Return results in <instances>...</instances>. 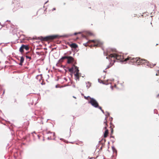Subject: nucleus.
I'll list each match as a JSON object with an SVG mask.
<instances>
[{
    "mask_svg": "<svg viewBox=\"0 0 159 159\" xmlns=\"http://www.w3.org/2000/svg\"><path fill=\"white\" fill-rule=\"evenodd\" d=\"M107 59H110V64L107 66V67L106 69L108 68L111 67L114 62L116 60H119L120 61H125L123 56L121 55L116 54H111L109 55L108 57H106Z\"/></svg>",
    "mask_w": 159,
    "mask_h": 159,
    "instance_id": "f257e3e1",
    "label": "nucleus"
},
{
    "mask_svg": "<svg viewBox=\"0 0 159 159\" xmlns=\"http://www.w3.org/2000/svg\"><path fill=\"white\" fill-rule=\"evenodd\" d=\"M125 61H128L129 64H133L135 65H142L147 62V60L141 59L140 58H134L129 56L125 59Z\"/></svg>",
    "mask_w": 159,
    "mask_h": 159,
    "instance_id": "f03ea898",
    "label": "nucleus"
},
{
    "mask_svg": "<svg viewBox=\"0 0 159 159\" xmlns=\"http://www.w3.org/2000/svg\"><path fill=\"white\" fill-rule=\"evenodd\" d=\"M144 24L146 28L148 29L152 26L151 22V17L150 16L149 17L148 20H145Z\"/></svg>",
    "mask_w": 159,
    "mask_h": 159,
    "instance_id": "7ed1b4c3",
    "label": "nucleus"
},
{
    "mask_svg": "<svg viewBox=\"0 0 159 159\" xmlns=\"http://www.w3.org/2000/svg\"><path fill=\"white\" fill-rule=\"evenodd\" d=\"M89 103H90L92 106L95 107H98V102L94 98H90V100Z\"/></svg>",
    "mask_w": 159,
    "mask_h": 159,
    "instance_id": "20e7f679",
    "label": "nucleus"
},
{
    "mask_svg": "<svg viewBox=\"0 0 159 159\" xmlns=\"http://www.w3.org/2000/svg\"><path fill=\"white\" fill-rule=\"evenodd\" d=\"M29 48L27 45H22L19 48V51L22 53L24 52V50L25 49L26 51L29 50Z\"/></svg>",
    "mask_w": 159,
    "mask_h": 159,
    "instance_id": "39448f33",
    "label": "nucleus"
},
{
    "mask_svg": "<svg viewBox=\"0 0 159 159\" xmlns=\"http://www.w3.org/2000/svg\"><path fill=\"white\" fill-rule=\"evenodd\" d=\"M38 39L41 40V41H47L50 39V35L43 37L42 36H40L38 37Z\"/></svg>",
    "mask_w": 159,
    "mask_h": 159,
    "instance_id": "423d86ee",
    "label": "nucleus"
},
{
    "mask_svg": "<svg viewBox=\"0 0 159 159\" xmlns=\"http://www.w3.org/2000/svg\"><path fill=\"white\" fill-rule=\"evenodd\" d=\"M67 59H68L67 62L68 64H70L74 61V59L71 56H67Z\"/></svg>",
    "mask_w": 159,
    "mask_h": 159,
    "instance_id": "0eeeda50",
    "label": "nucleus"
},
{
    "mask_svg": "<svg viewBox=\"0 0 159 159\" xmlns=\"http://www.w3.org/2000/svg\"><path fill=\"white\" fill-rule=\"evenodd\" d=\"M111 51L112 52H114V50L113 49H108L107 50V52H104V54L105 55L107 56L108 55L109 53L110 52V51Z\"/></svg>",
    "mask_w": 159,
    "mask_h": 159,
    "instance_id": "6e6552de",
    "label": "nucleus"
},
{
    "mask_svg": "<svg viewBox=\"0 0 159 159\" xmlns=\"http://www.w3.org/2000/svg\"><path fill=\"white\" fill-rule=\"evenodd\" d=\"M59 38V36L57 35H50V40L55 39Z\"/></svg>",
    "mask_w": 159,
    "mask_h": 159,
    "instance_id": "1a4fd4ad",
    "label": "nucleus"
},
{
    "mask_svg": "<svg viewBox=\"0 0 159 159\" xmlns=\"http://www.w3.org/2000/svg\"><path fill=\"white\" fill-rule=\"evenodd\" d=\"M24 60V58L23 57H20V63H19V65L20 66H22L23 65V62Z\"/></svg>",
    "mask_w": 159,
    "mask_h": 159,
    "instance_id": "9d476101",
    "label": "nucleus"
},
{
    "mask_svg": "<svg viewBox=\"0 0 159 159\" xmlns=\"http://www.w3.org/2000/svg\"><path fill=\"white\" fill-rule=\"evenodd\" d=\"M103 124L105 126L104 128L106 129L107 126V118L106 117L105 118V119L104 120Z\"/></svg>",
    "mask_w": 159,
    "mask_h": 159,
    "instance_id": "9b49d317",
    "label": "nucleus"
},
{
    "mask_svg": "<svg viewBox=\"0 0 159 159\" xmlns=\"http://www.w3.org/2000/svg\"><path fill=\"white\" fill-rule=\"evenodd\" d=\"M70 46L72 48H77V45L75 43H72L70 45Z\"/></svg>",
    "mask_w": 159,
    "mask_h": 159,
    "instance_id": "f8f14e48",
    "label": "nucleus"
},
{
    "mask_svg": "<svg viewBox=\"0 0 159 159\" xmlns=\"http://www.w3.org/2000/svg\"><path fill=\"white\" fill-rule=\"evenodd\" d=\"M108 134V129H106L104 134V138H106Z\"/></svg>",
    "mask_w": 159,
    "mask_h": 159,
    "instance_id": "ddd939ff",
    "label": "nucleus"
},
{
    "mask_svg": "<svg viewBox=\"0 0 159 159\" xmlns=\"http://www.w3.org/2000/svg\"><path fill=\"white\" fill-rule=\"evenodd\" d=\"M73 66L74 67V69L75 70V72L78 73L79 72V68L77 66H76L75 65H73Z\"/></svg>",
    "mask_w": 159,
    "mask_h": 159,
    "instance_id": "4468645a",
    "label": "nucleus"
},
{
    "mask_svg": "<svg viewBox=\"0 0 159 159\" xmlns=\"http://www.w3.org/2000/svg\"><path fill=\"white\" fill-rule=\"evenodd\" d=\"M75 79L76 80H79V72L76 73L75 74Z\"/></svg>",
    "mask_w": 159,
    "mask_h": 159,
    "instance_id": "2eb2a0df",
    "label": "nucleus"
},
{
    "mask_svg": "<svg viewBox=\"0 0 159 159\" xmlns=\"http://www.w3.org/2000/svg\"><path fill=\"white\" fill-rule=\"evenodd\" d=\"M67 56H64L61 57V58L60 60V62H62L63 60L65 59H67Z\"/></svg>",
    "mask_w": 159,
    "mask_h": 159,
    "instance_id": "dca6fc26",
    "label": "nucleus"
},
{
    "mask_svg": "<svg viewBox=\"0 0 159 159\" xmlns=\"http://www.w3.org/2000/svg\"><path fill=\"white\" fill-rule=\"evenodd\" d=\"M74 69V67L73 66L72 67L70 68L69 69V71L70 72H73Z\"/></svg>",
    "mask_w": 159,
    "mask_h": 159,
    "instance_id": "f3484780",
    "label": "nucleus"
},
{
    "mask_svg": "<svg viewBox=\"0 0 159 159\" xmlns=\"http://www.w3.org/2000/svg\"><path fill=\"white\" fill-rule=\"evenodd\" d=\"M89 42H93L94 43H97V41L95 40H89Z\"/></svg>",
    "mask_w": 159,
    "mask_h": 159,
    "instance_id": "a211bd4d",
    "label": "nucleus"
},
{
    "mask_svg": "<svg viewBox=\"0 0 159 159\" xmlns=\"http://www.w3.org/2000/svg\"><path fill=\"white\" fill-rule=\"evenodd\" d=\"M84 98L85 99L88 100L89 99V98L90 99V98H91L89 96L88 97L84 96Z\"/></svg>",
    "mask_w": 159,
    "mask_h": 159,
    "instance_id": "6ab92c4d",
    "label": "nucleus"
},
{
    "mask_svg": "<svg viewBox=\"0 0 159 159\" xmlns=\"http://www.w3.org/2000/svg\"><path fill=\"white\" fill-rule=\"evenodd\" d=\"M98 107L99 109H100V110H101V111H102L103 112L104 111H103V110H102V107H99V106H98V107Z\"/></svg>",
    "mask_w": 159,
    "mask_h": 159,
    "instance_id": "aec40b11",
    "label": "nucleus"
},
{
    "mask_svg": "<svg viewBox=\"0 0 159 159\" xmlns=\"http://www.w3.org/2000/svg\"><path fill=\"white\" fill-rule=\"evenodd\" d=\"M26 57L27 59H31V58L30 57L28 56H26Z\"/></svg>",
    "mask_w": 159,
    "mask_h": 159,
    "instance_id": "412c9836",
    "label": "nucleus"
},
{
    "mask_svg": "<svg viewBox=\"0 0 159 159\" xmlns=\"http://www.w3.org/2000/svg\"><path fill=\"white\" fill-rule=\"evenodd\" d=\"M113 128H111V134L113 133Z\"/></svg>",
    "mask_w": 159,
    "mask_h": 159,
    "instance_id": "4be33fe9",
    "label": "nucleus"
},
{
    "mask_svg": "<svg viewBox=\"0 0 159 159\" xmlns=\"http://www.w3.org/2000/svg\"><path fill=\"white\" fill-rule=\"evenodd\" d=\"M81 33L80 32H79V33H75L74 34L75 35H76L77 34H80Z\"/></svg>",
    "mask_w": 159,
    "mask_h": 159,
    "instance_id": "5701e85b",
    "label": "nucleus"
},
{
    "mask_svg": "<svg viewBox=\"0 0 159 159\" xmlns=\"http://www.w3.org/2000/svg\"><path fill=\"white\" fill-rule=\"evenodd\" d=\"M148 63H147V65L148 66H150V68H152L153 66H151V65L149 66V65H148Z\"/></svg>",
    "mask_w": 159,
    "mask_h": 159,
    "instance_id": "b1692460",
    "label": "nucleus"
},
{
    "mask_svg": "<svg viewBox=\"0 0 159 159\" xmlns=\"http://www.w3.org/2000/svg\"><path fill=\"white\" fill-rule=\"evenodd\" d=\"M98 45V44H95L93 46L94 47L97 46Z\"/></svg>",
    "mask_w": 159,
    "mask_h": 159,
    "instance_id": "393cba45",
    "label": "nucleus"
},
{
    "mask_svg": "<svg viewBox=\"0 0 159 159\" xmlns=\"http://www.w3.org/2000/svg\"><path fill=\"white\" fill-rule=\"evenodd\" d=\"M50 134H52L53 136H54L55 135V134L54 133H51V132H50Z\"/></svg>",
    "mask_w": 159,
    "mask_h": 159,
    "instance_id": "a878e982",
    "label": "nucleus"
},
{
    "mask_svg": "<svg viewBox=\"0 0 159 159\" xmlns=\"http://www.w3.org/2000/svg\"><path fill=\"white\" fill-rule=\"evenodd\" d=\"M49 137H48L47 138V139L48 140H49Z\"/></svg>",
    "mask_w": 159,
    "mask_h": 159,
    "instance_id": "bb28decb",
    "label": "nucleus"
},
{
    "mask_svg": "<svg viewBox=\"0 0 159 159\" xmlns=\"http://www.w3.org/2000/svg\"><path fill=\"white\" fill-rule=\"evenodd\" d=\"M56 10V8H53L52 10V11H53V10Z\"/></svg>",
    "mask_w": 159,
    "mask_h": 159,
    "instance_id": "cd10ccee",
    "label": "nucleus"
},
{
    "mask_svg": "<svg viewBox=\"0 0 159 159\" xmlns=\"http://www.w3.org/2000/svg\"><path fill=\"white\" fill-rule=\"evenodd\" d=\"M45 140H46V139H45V138L44 137L43 138V141H44Z\"/></svg>",
    "mask_w": 159,
    "mask_h": 159,
    "instance_id": "c85d7f7f",
    "label": "nucleus"
},
{
    "mask_svg": "<svg viewBox=\"0 0 159 159\" xmlns=\"http://www.w3.org/2000/svg\"><path fill=\"white\" fill-rule=\"evenodd\" d=\"M48 2V0L47 2H45V4H46V3L47 2Z\"/></svg>",
    "mask_w": 159,
    "mask_h": 159,
    "instance_id": "c756f323",
    "label": "nucleus"
},
{
    "mask_svg": "<svg viewBox=\"0 0 159 159\" xmlns=\"http://www.w3.org/2000/svg\"><path fill=\"white\" fill-rule=\"evenodd\" d=\"M38 137L39 139L40 138L39 136V135H38Z\"/></svg>",
    "mask_w": 159,
    "mask_h": 159,
    "instance_id": "7c9ffc66",
    "label": "nucleus"
},
{
    "mask_svg": "<svg viewBox=\"0 0 159 159\" xmlns=\"http://www.w3.org/2000/svg\"><path fill=\"white\" fill-rule=\"evenodd\" d=\"M73 97H74V98H75V99H76V97H74V96H73Z\"/></svg>",
    "mask_w": 159,
    "mask_h": 159,
    "instance_id": "2f4dec72",
    "label": "nucleus"
},
{
    "mask_svg": "<svg viewBox=\"0 0 159 159\" xmlns=\"http://www.w3.org/2000/svg\"><path fill=\"white\" fill-rule=\"evenodd\" d=\"M47 9V8H46L45 9V10H44V11H46Z\"/></svg>",
    "mask_w": 159,
    "mask_h": 159,
    "instance_id": "473e14b6",
    "label": "nucleus"
},
{
    "mask_svg": "<svg viewBox=\"0 0 159 159\" xmlns=\"http://www.w3.org/2000/svg\"><path fill=\"white\" fill-rule=\"evenodd\" d=\"M53 48L52 49V51H52V50H53Z\"/></svg>",
    "mask_w": 159,
    "mask_h": 159,
    "instance_id": "72a5a7b5",
    "label": "nucleus"
},
{
    "mask_svg": "<svg viewBox=\"0 0 159 159\" xmlns=\"http://www.w3.org/2000/svg\"><path fill=\"white\" fill-rule=\"evenodd\" d=\"M56 88H57V85H56Z\"/></svg>",
    "mask_w": 159,
    "mask_h": 159,
    "instance_id": "f704fd0d",
    "label": "nucleus"
},
{
    "mask_svg": "<svg viewBox=\"0 0 159 159\" xmlns=\"http://www.w3.org/2000/svg\"><path fill=\"white\" fill-rule=\"evenodd\" d=\"M48 72H49L50 71V70H48Z\"/></svg>",
    "mask_w": 159,
    "mask_h": 159,
    "instance_id": "c9c22d12",
    "label": "nucleus"
},
{
    "mask_svg": "<svg viewBox=\"0 0 159 159\" xmlns=\"http://www.w3.org/2000/svg\"><path fill=\"white\" fill-rule=\"evenodd\" d=\"M46 81H48V80H46Z\"/></svg>",
    "mask_w": 159,
    "mask_h": 159,
    "instance_id": "e433bc0d",
    "label": "nucleus"
},
{
    "mask_svg": "<svg viewBox=\"0 0 159 159\" xmlns=\"http://www.w3.org/2000/svg\"><path fill=\"white\" fill-rule=\"evenodd\" d=\"M0 25H1V23L0 22Z\"/></svg>",
    "mask_w": 159,
    "mask_h": 159,
    "instance_id": "4c0bfd02",
    "label": "nucleus"
}]
</instances>
